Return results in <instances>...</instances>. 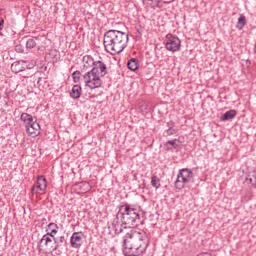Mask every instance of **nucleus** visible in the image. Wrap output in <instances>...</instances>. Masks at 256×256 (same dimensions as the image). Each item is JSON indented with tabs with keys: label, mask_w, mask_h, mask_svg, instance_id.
Here are the masks:
<instances>
[{
	"label": "nucleus",
	"mask_w": 256,
	"mask_h": 256,
	"mask_svg": "<svg viewBox=\"0 0 256 256\" xmlns=\"http://www.w3.org/2000/svg\"><path fill=\"white\" fill-rule=\"evenodd\" d=\"M252 179H253V185H256V171L253 172L252 174Z\"/></svg>",
	"instance_id": "c756f323"
},
{
	"label": "nucleus",
	"mask_w": 256,
	"mask_h": 256,
	"mask_svg": "<svg viewBox=\"0 0 256 256\" xmlns=\"http://www.w3.org/2000/svg\"><path fill=\"white\" fill-rule=\"evenodd\" d=\"M122 247L125 256H141L149 247V236L145 231L131 230L123 237Z\"/></svg>",
	"instance_id": "f257e3e1"
},
{
	"label": "nucleus",
	"mask_w": 256,
	"mask_h": 256,
	"mask_svg": "<svg viewBox=\"0 0 256 256\" xmlns=\"http://www.w3.org/2000/svg\"><path fill=\"white\" fill-rule=\"evenodd\" d=\"M190 181L191 180H189V178H185V176H183L181 172H178L177 179L174 182V187L175 189H178V191H181V189H185V185H187V183H190Z\"/></svg>",
	"instance_id": "9b49d317"
},
{
	"label": "nucleus",
	"mask_w": 256,
	"mask_h": 256,
	"mask_svg": "<svg viewBox=\"0 0 256 256\" xmlns=\"http://www.w3.org/2000/svg\"><path fill=\"white\" fill-rule=\"evenodd\" d=\"M152 2L153 9L158 8L161 9L163 7V1L161 0H150Z\"/></svg>",
	"instance_id": "a878e982"
},
{
	"label": "nucleus",
	"mask_w": 256,
	"mask_h": 256,
	"mask_svg": "<svg viewBox=\"0 0 256 256\" xmlns=\"http://www.w3.org/2000/svg\"><path fill=\"white\" fill-rule=\"evenodd\" d=\"M45 221H47V219L43 218L42 219L43 224H45Z\"/></svg>",
	"instance_id": "72a5a7b5"
},
{
	"label": "nucleus",
	"mask_w": 256,
	"mask_h": 256,
	"mask_svg": "<svg viewBox=\"0 0 256 256\" xmlns=\"http://www.w3.org/2000/svg\"><path fill=\"white\" fill-rule=\"evenodd\" d=\"M245 25H247V18H245V15L241 14L238 18L237 29L241 31V29H243Z\"/></svg>",
	"instance_id": "412c9836"
},
{
	"label": "nucleus",
	"mask_w": 256,
	"mask_h": 256,
	"mask_svg": "<svg viewBox=\"0 0 256 256\" xmlns=\"http://www.w3.org/2000/svg\"><path fill=\"white\" fill-rule=\"evenodd\" d=\"M151 185L155 189H159V187H161V180L159 179V177H157L156 175L152 176L151 177Z\"/></svg>",
	"instance_id": "4be33fe9"
},
{
	"label": "nucleus",
	"mask_w": 256,
	"mask_h": 256,
	"mask_svg": "<svg viewBox=\"0 0 256 256\" xmlns=\"http://www.w3.org/2000/svg\"><path fill=\"white\" fill-rule=\"evenodd\" d=\"M72 79L75 83H79L81 81V72L79 70H76L72 73Z\"/></svg>",
	"instance_id": "b1692460"
},
{
	"label": "nucleus",
	"mask_w": 256,
	"mask_h": 256,
	"mask_svg": "<svg viewBox=\"0 0 256 256\" xmlns=\"http://www.w3.org/2000/svg\"><path fill=\"white\" fill-rule=\"evenodd\" d=\"M246 181H249V183H251V185H253V183H254L253 177H251V178H246Z\"/></svg>",
	"instance_id": "473e14b6"
},
{
	"label": "nucleus",
	"mask_w": 256,
	"mask_h": 256,
	"mask_svg": "<svg viewBox=\"0 0 256 256\" xmlns=\"http://www.w3.org/2000/svg\"><path fill=\"white\" fill-rule=\"evenodd\" d=\"M235 117H237V110H228L220 117V121H231Z\"/></svg>",
	"instance_id": "ddd939ff"
},
{
	"label": "nucleus",
	"mask_w": 256,
	"mask_h": 256,
	"mask_svg": "<svg viewBox=\"0 0 256 256\" xmlns=\"http://www.w3.org/2000/svg\"><path fill=\"white\" fill-rule=\"evenodd\" d=\"M105 51L110 55L123 53L129 43V34L119 30H108L103 39Z\"/></svg>",
	"instance_id": "f03ea898"
},
{
	"label": "nucleus",
	"mask_w": 256,
	"mask_h": 256,
	"mask_svg": "<svg viewBox=\"0 0 256 256\" xmlns=\"http://www.w3.org/2000/svg\"><path fill=\"white\" fill-rule=\"evenodd\" d=\"M40 247H43V245H40Z\"/></svg>",
	"instance_id": "e433bc0d"
},
{
	"label": "nucleus",
	"mask_w": 256,
	"mask_h": 256,
	"mask_svg": "<svg viewBox=\"0 0 256 256\" xmlns=\"http://www.w3.org/2000/svg\"><path fill=\"white\" fill-rule=\"evenodd\" d=\"M179 173H181L183 177L187 178L190 181L191 179H193V170L189 168H182L179 170Z\"/></svg>",
	"instance_id": "aec40b11"
},
{
	"label": "nucleus",
	"mask_w": 256,
	"mask_h": 256,
	"mask_svg": "<svg viewBox=\"0 0 256 256\" xmlns=\"http://www.w3.org/2000/svg\"><path fill=\"white\" fill-rule=\"evenodd\" d=\"M138 31V33L141 35V30H137Z\"/></svg>",
	"instance_id": "c9c22d12"
},
{
	"label": "nucleus",
	"mask_w": 256,
	"mask_h": 256,
	"mask_svg": "<svg viewBox=\"0 0 256 256\" xmlns=\"http://www.w3.org/2000/svg\"><path fill=\"white\" fill-rule=\"evenodd\" d=\"M166 127H168V129H174L175 122L173 120H170L169 122L166 123Z\"/></svg>",
	"instance_id": "cd10ccee"
},
{
	"label": "nucleus",
	"mask_w": 256,
	"mask_h": 256,
	"mask_svg": "<svg viewBox=\"0 0 256 256\" xmlns=\"http://www.w3.org/2000/svg\"><path fill=\"white\" fill-rule=\"evenodd\" d=\"M118 215H120L121 221H123L124 225H127L128 229L138 227L139 224L143 225L141 210L133 207L131 204L120 205Z\"/></svg>",
	"instance_id": "20e7f679"
},
{
	"label": "nucleus",
	"mask_w": 256,
	"mask_h": 256,
	"mask_svg": "<svg viewBox=\"0 0 256 256\" xmlns=\"http://www.w3.org/2000/svg\"><path fill=\"white\" fill-rule=\"evenodd\" d=\"M3 25H5V20L4 19H0V29L3 27Z\"/></svg>",
	"instance_id": "2f4dec72"
},
{
	"label": "nucleus",
	"mask_w": 256,
	"mask_h": 256,
	"mask_svg": "<svg viewBox=\"0 0 256 256\" xmlns=\"http://www.w3.org/2000/svg\"><path fill=\"white\" fill-rule=\"evenodd\" d=\"M183 136H180L179 138L176 139V143H183Z\"/></svg>",
	"instance_id": "7c9ffc66"
},
{
	"label": "nucleus",
	"mask_w": 256,
	"mask_h": 256,
	"mask_svg": "<svg viewBox=\"0 0 256 256\" xmlns=\"http://www.w3.org/2000/svg\"><path fill=\"white\" fill-rule=\"evenodd\" d=\"M43 243H44V251H46V253H53V251H57L55 248V245H53V240L49 236L44 235L40 239V245Z\"/></svg>",
	"instance_id": "9d476101"
},
{
	"label": "nucleus",
	"mask_w": 256,
	"mask_h": 256,
	"mask_svg": "<svg viewBox=\"0 0 256 256\" xmlns=\"http://www.w3.org/2000/svg\"><path fill=\"white\" fill-rule=\"evenodd\" d=\"M95 60L93 57L86 55L83 57L84 69H89V67H93L95 65Z\"/></svg>",
	"instance_id": "a211bd4d"
},
{
	"label": "nucleus",
	"mask_w": 256,
	"mask_h": 256,
	"mask_svg": "<svg viewBox=\"0 0 256 256\" xmlns=\"http://www.w3.org/2000/svg\"><path fill=\"white\" fill-rule=\"evenodd\" d=\"M37 47V42L35 41V38H29L26 41V49H35Z\"/></svg>",
	"instance_id": "5701e85b"
},
{
	"label": "nucleus",
	"mask_w": 256,
	"mask_h": 256,
	"mask_svg": "<svg viewBox=\"0 0 256 256\" xmlns=\"http://www.w3.org/2000/svg\"><path fill=\"white\" fill-rule=\"evenodd\" d=\"M127 67L130 71H137L139 69V60L137 58H131L127 62Z\"/></svg>",
	"instance_id": "f3484780"
},
{
	"label": "nucleus",
	"mask_w": 256,
	"mask_h": 256,
	"mask_svg": "<svg viewBox=\"0 0 256 256\" xmlns=\"http://www.w3.org/2000/svg\"><path fill=\"white\" fill-rule=\"evenodd\" d=\"M36 188L39 189V191H45V189H47V178H45V176L40 175L37 177Z\"/></svg>",
	"instance_id": "f8f14e48"
},
{
	"label": "nucleus",
	"mask_w": 256,
	"mask_h": 256,
	"mask_svg": "<svg viewBox=\"0 0 256 256\" xmlns=\"http://www.w3.org/2000/svg\"><path fill=\"white\" fill-rule=\"evenodd\" d=\"M21 121L26 123V125H31L32 123H35L36 117L33 118V116L29 113L23 112L20 116Z\"/></svg>",
	"instance_id": "4468645a"
},
{
	"label": "nucleus",
	"mask_w": 256,
	"mask_h": 256,
	"mask_svg": "<svg viewBox=\"0 0 256 256\" xmlns=\"http://www.w3.org/2000/svg\"><path fill=\"white\" fill-rule=\"evenodd\" d=\"M165 48L171 53H177L181 51V39L173 34H167L165 40Z\"/></svg>",
	"instance_id": "39448f33"
},
{
	"label": "nucleus",
	"mask_w": 256,
	"mask_h": 256,
	"mask_svg": "<svg viewBox=\"0 0 256 256\" xmlns=\"http://www.w3.org/2000/svg\"><path fill=\"white\" fill-rule=\"evenodd\" d=\"M15 51L17 53H23V51H24L23 46L22 45H16L15 46Z\"/></svg>",
	"instance_id": "c85d7f7f"
},
{
	"label": "nucleus",
	"mask_w": 256,
	"mask_h": 256,
	"mask_svg": "<svg viewBox=\"0 0 256 256\" xmlns=\"http://www.w3.org/2000/svg\"><path fill=\"white\" fill-rule=\"evenodd\" d=\"M166 143L167 145H171L173 149H177V147H179V145L177 144V139L168 140Z\"/></svg>",
	"instance_id": "bb28decb"
},
{
	"label": "nucleus",
	"mask_w": 256,
	"mask_h": 256,
	"mask_svg": "<svg viewBox=\"0 0 256 256\" xmlns=\"http://www.w3.org/2000/svg\"><path fill=\"white\" fill-rule=\"evenodd\" d=\"M25 69H29V62L24 60L16 61L11 65L12 73H22Z\"/></svg>",
	"instance_id": "1a4fd4ad"
},
{
	"label": "nucleus",
	"mask_w": 256,
	"mask_h": 256,
	"mask_svg": "<svg viewBox=\"0 0 256 256\" xmlns=\"http://www.w3.org/2000/svg\"><path fill=\"white\" fill-rule=\"evenodd\" d=\"M82 88L79 85H74L70 91V97L72 99H79L81 97Z\"/></svg>",
	"instance_id": "2eb2a0df"
},
{
	"label": "nucleus",
	"mask_w": 256,
	"mask_h": 256,
	"mask_svg": "<svg viewBox=\"0 0 256 256\" xmlns=\"http://www.w3.org/2000/svg\"><path fill=\"white\" fill-rule=\"evenodd\" d=\"M55 249H59V247H63V245H67V240L65 239V236H59L53 238Z\"/></svg>",
	"instance_id": "dca6fc26"
},
{
	"label": "nucleus",
	"mask_w": 256,
	"mask_h": 256,
	"mask_svg": "<svg viewBox=\"0 0 256 256\" xmlns=\"http://www.w3.org/2000/svg\"><path fill=\"white\" fill-rule=\"evenodd\" d=\"M107 75V65L105 62L98 60L94 62L91 70L83 75L84 82L90 89H99L103 85L101 77Z\"/></svg>",
	"instance_id": "7ed1b4c3"
},
{
	"label": "nucleus",
	"mask_w": 256,
	"mask_h": 256,
	"mask_svg": "<svg viewBox=\"0 0 256 256\" xmlns=\"http://www.w3.org/2000/svg\"><path fill=\"white\" fill-rule=\"evenodd\" d=\"M70 244L73 249H79L83 245V232H74L70 238Z\"/></svg>",
	"instance_id": "6e6552de"
},
{
	"label": "nucleus",
	"mask_w": 256,
	"mask_h": 256,
	"mask_svg": "<svg viewBox=\"0 0 256 256\" xmlns=\"http://www.w3.org/2000/svg\"><path fill=\"white\" fill-rule=\"evenodd\" d=\"M112 229L115 232V235H120V233H123V229H129V226L124 224L123 220H121V215H119V212H117L112 221Z\"/></svg>",
	"instance_id": "423d86ee"
},
{
	"label": "nucleus",
	"mask_w": 256,
	"mask_h": 256,
	"mask_svg": "<svg viewBox=\"0 0 256 256\" xmlns=\"http://www.w3.org/2000/svg\"><path fill=\"white\" fill-rule=\"evenodd\" d=\"M179 133V129L176 128H168L165 132L164 135H166L167 137H170L171 135H175Z\"/></svg>",
	"instance_id": "393cba45"
},
{
	"label": "nucleus",
	"mask_w": 256,
	"mask_h": 256,
	"mask_svg": "<svg viewBox=\"0 0 256 256\" xmlns=\"http://www.w3.org/2000/svg\"><path fill=\"white\" fill-rule=\"evenodd\" d=\"M48 229L50 230V232H48L45 235H47V237H52V239H54L55 235H57V229H59V227L55 223H50L48 225Z\"/></svg>",
	"instance_id": "6ab92c4d"
},
{
	"label": "nucleus",
	"mask_w": 256,
	"mask_h": 256,
	"mask_svg": "<svg viewBox=\"0 0 256 256\" xmlns=\"http://www.w3.org/2000/svg\"><path fill=\"white\" fill-rule=\"evenodd\" d=\"M41 131V126L39 123H37V118H35V121L32 122L31 124L26 125V133L30 137H37Z\"/></svg>",
	"instance_id": "0eeeda50"
},
{
	"label": "nucleus",
	"mask_w": 256,
	"mask_h": 256,
	"mask_svg": "<svg viewBox=\"0 0 256 256\" xmlns=\"http://www.w3.org/2000/svg\"><path fill=\"white\" fill-rule=\"evenodd\" d=\"M32 191H35V186L32 187Z\"/></svg>",
	"instance_id": "f704fd0d"
}]
</instances>
